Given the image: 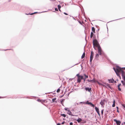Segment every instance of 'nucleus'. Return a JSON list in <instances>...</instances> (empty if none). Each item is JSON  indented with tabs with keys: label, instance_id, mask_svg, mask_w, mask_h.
Returning <instances> with one entry per match:
<instances>
[{
	"label": "nucleus",
	"instance_id": "obj_41",
	"mask_svg": "<svg viewBox=\"0 0 125 125\" xmlns=\"http://www.w3.org/2000/svg\"><path fill=\"white\" fill-rule=\"evenodd\" d=\"M121 85V84L120 83L119 84H118V86H120Z\"/></svg>",
	"mask_w": 125,
	"mask_h": 125
},
{
	"label": "nucleus",
	"instance_id": "obj_15",
	"mask_svg": "<svg viewBox=\"0 0 125 125\" xmlns=\"http://www.w3.org/2000/svg\"><path fill=\"white\" fill-rule=\"evenodd\" d=\"M92 32H93L94 33L95 32V29L93 27L92 28Z\"/></svg>",
	"mask_w": 125,
	"mask_h": 125
},
{
	"label": "nucleus",
	"instance_id": "obj_47",
	"mask_svg": "<svg viewBox=\"0 0 125 125\" xmlns=\"http://www.w3.org/2000/svg\"><path fill=\"white\" fill-rule=\"evenodd\" d=\"M76 65V64H75V65Z\"/></svg>",
	"mask_w": 125,
	"mask_h": 125
},
{
	"label": "nucleus",
	"instance_id": "obj_21",
	"mask_svg": "<svg viewBox=\"0 0 125 125\" xmlns=\"http://www.w3.org/2000/svg\"><path fill=\"white\" fill-rule=\"evenodd\" d=\"M56 99V98H53L52 99V100L53 102H55Z\"/></svg>",
	"mask_w": 125,
	"mask_h": 125
},
{
	"label": "nucleus",
	"instance_id": "obj_49",
	"mask_svg": "<svg viewBox=\"0 0 125 125\" xmlns=\"http://www.w3.org/2000/svg\"><path fill=\"white\" fill-rule=\"evenodd\" d=\"M115 83L116 82V81H115Z\"/></svg>",
	"mask_w": 125,
	"mask_h": 125
},
{
	"label": "nucleus",
	"instance_id": "obj_38",
	"mask_svg": "<svg viewBox=\"0 0 125 125\" xmlns=\"http://www.w3.org/2000/svg\"><path fill=\"white\" fill-rule=\"evenodd\" d=\"M77 104V105H78L79 104V103H75V105H76V104Z\"/></svg>",
	"mask_w": 125,
	"mask_h": 125
},
{
	"label": "nucleus",
	"instance_id": "obj_35",
	"mask_svg": "<svg viewBox=\"0 0 125 125\" xmlns=\"http://www.w3.org/2000/svg\"><path fill=\"white\" fill-rule=\"evenodd\" d=\"M55 10L56 11H58V9L56 8H55Z\"/></svg>",
	"mask_w": 125,
	"mask_h": 125
},
{
	"label": "nucleus",
	"instance_id": "obj_1",
	"mask_svg": "<svg viewBox=\"0 0 125 125\" xmlns=\"http://www.w3.org/2000/svg\"><path fill=\"white\" fill-rule=\"evenodd\" d=\"M113 69L117 75L121 79V77L119 75V74L121 73L122 77L125 82V72L122 70L121 68L118 66H116V67H114Z\"/></svg>",
	"mask_w": 125,
	"mask_h": 125
},
{
	"label": "nucleus",
	"instance_id": "obj_6",
	"mask_svg": "<svg viewBox=\"0 0 125 125\" xmlns=\"http://www.w3.org/2000/svg\"><path fill=\"white\" fill-rule=\"evenodd\" d=\"M85 104H87L90 105L91 107H94V104L90 102H89L88 101H87Z\"/></svg>",
	"mask_w": 125,
	"mask_h": 125
},
{
	"label": "nucleus",
	"instance_id": "obj_25",
	"mask_svg": "<svg viewBox=\"0 0 125 125\" xmlns=\"http://www.w3.org/2000/svg\"><path fill=\"white\" fill-rule=\"evenodd\" d=\"M98 84H99L100 85H102L103 86H105V85H104L103 84H101V83H98Z\"/></svg>",
	"mask_w": 125,
	"mask_h": 125
},
{
	"label": "nucleus",
	"instance_id": "obj_36",
	"mask_svg": "<svg viewBox=\"0 0 125 125\" xmlns=\"http://www.w3.org/2000/svg\"><path fill=\"white\" fill-rule=\"evenodd\" d=\"M73 124V123L72 122H71L70 123V125H72Z\"/></svg>",
	"mask_w": 125,
	"mask_h": 125
},
{
	"label": "nucleus",
	"instance_id": "obj_29",
	"mask_svg": "<svg viewBox=\"0 0 125 125\" xmlns=\"http://www.w3.org/2000/svg\"><path fill=\"white\" fill-rule=\"evenodd\" d=\"M103 111H104V110H101V114H102L103 115Z\"/></svg>",
	"mask_w": 125,
	"mask_h": 125
},
{
	"label": "nucleus",
	"instance_id": "obj_22",
	"mask_svg": "<svg viewBox=\"0 0 125 125\" xmlns=\"http://www.w3.org/2000/svg\"><path fill=\"white\" fill-rule=\"evenodd\" d=\"M61 115L62 116H63V117H66V115H65L64 114H61Z\"/></svg>",
	"mask_w": 125,
	"mask_h": 125
},
{
	"label": "nucleus",
	"instance_id": "obj_9",
	"mask_svg": "<svg viewBox=\"0 0 125 125\" xmlns=\"http://www.w3.org/2000/svg\"><path fill=\"white\" fill-rule=\"evenodd\" d=\"M95 109L98 115L99 116H100V113H99V108H98L97 107H95Z\"/></svg>",
	"mask_w": 125,
	"mask_h": 125
},
{
	"label": "nucleus",
	"instance_id": "obj_37",
	"mask_svg": "<svg viewBox=\"0 0 125 125\" xmlns=\"http://www.w3.org/2000/svg\"><path fill=\"white\" fill-rule=\"evenodd\" d=\"M64 123H65V122L63 121L62 123V124L63 125V124H64Z\"/></svg>",
	"mask_w": 125,
	"mask_h": 125
},
{
	"label": "nucleus",
	"instance_id": "obj_3",
	"mask_svg": "<svg viewBox=\"0 0 125 125\" xmlns=\"http://www.w3.org/2000/svg\"><path fill=\"white\" fill-rule=\"evenodd\" d=\"M98 53L100 55H101L102 54V51L101 48L100 46L98 47Z\"/></svg>",
	"mask_w": 125,
	"mask_h": 125
},
{
	"label": "nucleus",
	"instance_id": "obj_19",
	"mask_svg": "<svg viewBox=\"0 0 125 125\" xmlns=\"http://www.w3.org/2000/svg\"><path fill=\"white\" fill-rule=\"evenodd\" d=\"M85 53L84 52L83 53V55L82 56L81 58H84V57H85Z\"/></svg>",
	"mask_w": 125,
	"mask_h": 125
},
{
	"label": "nucleus",
	"instance_id": "obj_8",
	"mask_svg": "<svg viewBox=\"0 0 125 125\" xmlns=\"http://www.w3.org/2000/svg\"><path fill=\"white\" fill-rule=\"evenodd\" d=\"M114 121L116 123L117 125H120L121 123V122L120 121L117 120L116 119H114Z\"/></svg>",
	"mask_w": 125,
	"mask_h": 125
},
{
	"label": "nucleus",
	"instance_id": "obj_27",
	"mask_svg": "<svg viewBox=\"0 0 125 125\" xmlns=\"http://www.w3.org/2000/svg\"><path fill=\"white\" fill-rule=\"evenodd\" d=\"M60 89L59 88H58L57 91V93H59L60 92Z\"/></svg>",
	"mask_w": 125,
	"mask_h": 125
},
{
	"label": "nucleus",
	"instance_id": "obj_42",
	"mask_svg": "<svg viewBox=\"0 0 125 125\" xmlns=\"http://www.w3.org/2000/svg\"><path fill=\"white\" fill-rule=\"evenodd\" d=\"M61 125V124L60 123H59L57 125Z\"/></svg>",
	"mask_w": 125,
	"mask_h": 125
},
{
	"label": "nucleus",
	"instance_id": "obj_40",
	"mask_svg": "<svg viewBox=\"0 0 125 125\" xmlns=\"http://www.w3.org/2000/svg\"><path fill=\"white\" fill-rule=\"evenodd\" d=\"M37 101H38V102H40L41 101L40 99H38L37 100Z\"/></svg>",
	"mask_w": 125,
	"mask_h": 125
},
{
	"label": "nucleus",
	"instance_id": "obj_10",
	"mask_svg": "<svg viewBox=\"0 0 125 125\" xmlns=\"http://www.w3.org/2000/svg\"><path fill=\"white\" fill-rule=\"evenodd\" d=\"M67 113L68 114L70 115H71L72 116H74V115L72 114L71 112L70 111L69 109H68V112Z\"/></svg>",
	"mask_w": 125,
	"mask_h": 125
},
{
	"label": "nucleus",
	"instance_id": "obj_26",
	"mask_svg": "<svg viewBox=\"0 0 125 125\" xmlns=\"http://www.w3.org/2000/svg\"><path fill=\"white\" fill-rule=\"evenodd\" d=\"M99 56V55L98 54H97L95 56V57L96 58L98 57Z\"/></svg>",
	"mask_w": 125,
	"mask_h": 125
},
{
	"label": "nucleus",
	"instance_id": "obj_11",
	"mask_svg": "<svg viewBox=\"0 0 125 125\" xmlns=\"http://www.w3.org/2000/svg\"><path fill=\"white\" fill-rule=\"evenodd\" d=\"M108 81L110 83H113L114 81V80L113 78H112V79H109L108 80Z\"/></svg>",
	"mask_w": 125,
	"mask_h": 125
},
{
	"label": "nucleus",
	"instance_id": "obj_13",
	"mask_svg": "<svg viewBox=\"0 0 125 125\" xmlns=\"http://www.w3.org/2000/svg\"><path fill=\"white\" fill-rule=\"evenodd\" d=\"M85 90L86 91H88L90 92V90H91V88H89L86 87L85 88Z\"/></svg>",
	"mask_w": 125,
	"mask_h": 125
},
{
	"label": "nucleus",
	"instance_id": "obj_50",
	"mask_svg": "<svg viewBox=\"0 0 125 125\" xmlns=\"http://www.w3.org/2000/svg\"><path fill=\"white\" fill-rule=\"evenodd\" d=\"M106 125H108V124H107Z\"/></svg>",
	"mask_w": 125,
	"mask_h": 125
},
{
	"label": "nucleus",
	"instance_id": "obj_23",
	"mask_svg": "<svg viewBox=\"0 0 125 125\" xmlns=\"http://www.w3.org/2000/svg\"><path fill=\"white\" fill-rule=\"evenodd\" d=\"M86 103L84 102H81L79 103L80 104H85Z\"/></svg>",
	"mask_w": 125,
	"mask_h": 125
},
{
	"label": "nucleus",
	"instance_id": "obj_7",
	"mask_svg": "<svg viewBox=\"0 0 125 125\" xmlns=\"http://www.w3.org/2000/svg\"><path fill=\"white\" fill-rule=\"evenodd\" d=\"M94 54V52H93L92 51L91 52V55L90 56V62H91L92 61V60Z\"/></svg>",
	"mask_w": 125,
	"mask_h": 125
},
{
	"label": "nucleus",
	"instance_id": "obj_14",
	"mask_svg": "<svg viewBox=\"0 0 125 125\" xmlns=\"http://www.w3.org/2000/svg\"><path fill=\"white\" fill-rule=\"evenodd\" d=\"M115 101L114 99L113 100V104L112 105V107H114L115 106Z\"/></svg>",
	"mask_w": 125,
	"mask_h": 125
},
{
	"label": "nucleus",
	"instance_id": "obj_46",
	"mask_svg": "<svg viewBox=\"0 0 125 125\" xmlns=\"http://www.w3.org/2000/svg\"><path fill=\"white\" fill-rule=\"evenodd\" d=\"M124 123L125 124V122H124Z\"/></svg>",
	"mask_w": 125,
	"mask_h": 125
},
{
	"label": "nucleus",
	"instance_id": "obj_43",
	"mask_svg": "<svg viewBox=\"0 0 125 125\" xmlns=\"http://www.w3.org/2000/svg\"><path fill=\"white\" fill-rule=\"evenodd\" d=\"M116 108L118 110V107L117 106L116 107Z\"/></svg>",
	"mask_w": 125,
	"mask_h": 125
},
{
	"label": "nucleus",
	"instance_id": "obj_5",
	"mask_svg": "<svg viewBox=\"0 0 125 125\" xmlns=\"http://www.w3.org/2000/svg\"><path fill=\"white\" fill-rule=\"evenodd\" d=\"M105 99H104L101 100L100 103V104L101 105L102 107H104V104Z\"/></svg>",
	"mask_w": 125,
	"mask_h": 125
},
{
	"label": "nucleus",
	"instance_id": "obj_20",
	"mask_svg": "<svg viewBox=\"0 0 125 125\" xmlns=\"http://www.w3.org/2000/svg\"><path fill=\"white\" fill-rule=\"evenodd\" d=\"M58 9L60 11H61V10H60V9L61 8V6L60 5H58Z\"/></svg>",
	"mask_w": 125,
	"mask_h": 125
},
{
	"label": "nucleus",
	"instance_id": "obj_24",
	"mask_svg": "<svg viewBox=\"0 0 125 125\" xmlns=\"http://www.w3.org/2000/svg\"><path fill=\"white\" fill-rule=\"evenodd\" d=\"M84 75L85 76V78H88V76L87 75H86V74H84Z\"/></svg>",
	"mask_w": 125,
	"mask_h": 125
},
{
	"label": "nucleus",
	"instance_id": "obj_33",
	"mask_svg": "<svg viewBox=\"0 0 125 125\" xmlns=\"http://www.w3.org/2000/svg\"><path fill=\"white\" fill-rule=\"evenodd\" d=\"M37 13V12H34L33 13H32L31 14H30V15H33V14L36 13Z\"/></svg>",
	"mask_w": 125,
	"mask_h": 125
},
{
	"label": "nucleus",
	"instance_id": "obj_31",
	"mask_svg": "<svg viewBox=\"0 0 125 125\" xmlns=\"http://www.w3.org/2000/svg\"><path fill=\"white\" fill-rule=\"evenodd\" d=\"M76 76H77L78 77H78H79V76H82V75H79V74H78L76 75Z\"/></svg>",
	"mask_w": 125,
	"mask_h": 125
},
{
	"label": "nucleus",
	"instance_id": "obj_28",
	"mask_svg": "<svg viewBox=\"0 0 125 125\" xmlns=\"http://www.w3.org/2000/svg\"><path fill=\"white\" fill-rule=\"evenodd\" d=\"M118 90L119 91H121V89L120 88V87L119 86H118Z\"/></svg>",
	"mask_w": 125,
	"mask_h": 125
},
{
	"label": "nucleus",
	"instance_id": "obj_51",
	"mask_svg": "<svg viewBox=\"0 0 125 125\" xmlns=\"http://www.w3.org/2000/svg\"><path fill=\"white\" fill-rule=\"evenodd\" d=\"M124 107L125 108V106H124Z\"/></svg>",
	"mask_w": 125,
	"mask_h": 125
},
{
	"label": "nucleus",
	"instance_id": "obj_4",
	"mask_svg": "<svg viewBox=\"0 0 125 125\" xmlns=\"http://www.w3.org/2000/svg\"><path fill=\"white\" fill-rule=\"evenodd\" d=\"M83 79V76H79V77H78L77 79V82L80 83L81 82V80Z\"/></svg>",
	"mask_w": 125,
	"mask_h": 125
},
{
	"label": "nucleus",
	"instance_id": "obj_16",
	"mask_svg": "<svg viewBox=\"0 0 125 125\" xmlns=\"http://www.w3.org/2000/svg\"><path fill=\"white\" fill-rule=\"evenodd\" d=\"M121 82L123 85L125 87V83L124 81H122Z\"/></svg>",
	"mask_w": 125,
	"mask_h": 125
},
{
	"label": "nucleus",
	"instance_id": "obj_17",
	"mask_svg": "<svg viewBox=\"0 0 125 125\" xmlns=\"http://www.w3.org/2000/svg\"><path fill=\"white\" fill-rule=\"evenodd\" d=\"M91 81H92L91 83H94L96 82V81L94 79L93 80H91Z\"/></svg>",
	"mask_w": 125,
	"mask_h": 125
},
{
	"label": "nucleus",
	"instance_id": "obj_45",
	"mask_svg": "<svg viewBox=\"0 0 125 125\" xmlns=\"http://www.w3.org/2000/svg\"><path fill=\"white\" fill-rule=\"evenodd\" d=\"M117 112L118 113L119 112V111H118V110H117Z\"/></svg>",
	"mask_w": 125,
	"mask_h": 125
},
{
	"label": "nucleus",
	"instance_id": "obj_34",
	"mask_svg": "<svg viewBox=\"0 0 125 125\" xmlns=\"http://www.w3.org/2000/svg\"><path fill=\"white\" fill-rule=\"evenodd\" d=\"M64 109L65 110L67 111H68V109H68V108H65Z\"/></svg>",
	"mask_w": 125,
	"mask_h": 125
},
{
	"label": "nucleus",
	"instance_id": "obj_2",
	"mask_svg": "<svg viewBox=\"0 0 125 125\" xmlns=\"http://www.w3.org/2000/svg\"><path fill=\"white\" fill-rule=\"evenodd\" d=\"M93 46L94 48L95 49V46H96V47H98L99 46H100L99 44H98V43L97 41L96 40H94L93 41Z\"/></svg>",
	"mask_w": 125,
	"mask_h": 125
},
{
	"label": "nucleus",
	"instance_id": "obj_30",
	"mask_svg": "<svg viewBox=\"0 0 125 125\" xmlns=\"http://www.w3.org/2000/svg\"><path fill=\"white\" fill-rule=\"evenodd\" d=\"M87 81L90 83H91L92 82V81H91V80H89V79H88Z\"/></svg>",
	"mask_w": 125,
	"mask_h": 125
},
{
	"label": "nucleus",
	"instance_id": "obj_44",
	"mask_svg": "<svg viewBox=\"0 0 125 125\" xmlns=\"http://www.w3.org/2000/svg\"><path fill=\"white\" fill-rule=\"evenodd\" d=\"M85 78L84 79H83V81H84V82L85 81Z\"/></svg>",
	"mask_w": 125,
	"mask_h": 125
},
{
	"label": "nucleus",
	"instance_id": "obj_18",
	"mask_svg": "<svg viewBox=\"0 0 125 125\" xmlns=\"http://www.w3.org/2000/svg\"><path fill=\"white\" fill-rule=\"evenodd\" d=\"M93 32H91V35H90V37L91 38H92L93 35L94 33H93Z\"/></svg>",
	"mask_w": 125,
	"mask_h": 125
},
{
	"label": "nucleus",
	"instance_id": "obj_39",
	"mask_svg": "<svg viewBox=\"0 0 125 125\" xmlns=\"http://www.w3.org/2000/svg\"><path fill=\"white\" fill-rule=\"evenodd\" d=\"M64 13L65 14V15H68V14H67L66 13H65V12H64Z\"/></svg>",
	"mask_w": 125,
	"mask_h": 125
},
{
	"label": "nucleus",
	"instance_id": "obj_32",
	"mask_svg": "<svg viewBox=\"0 0 125 125\" xmlns=\"http://www.w3.org/2000/svg\"><path fill=\"white\" fill-rule=\"evenodd\" d=\"M107 86H108L110 88V89L111 88V87L108 84L107 85Z\"/></svg>",
	"mask_w": 125,
	"mask_h": 125
},
{
	"label": "nucleus",
	"instance_id": "obj_48",
	"mask_svg": "<svg viewBox=\"0 0 125 125\" xmlns=\"http://www.w3.org/2000/svg\"><path fill=\"white\" fill-rule=\"evenodd\" d=\"M124 68L125 69V67Z\"/></svg>",
	"mask_w": 125,
	"mask_h": 125
},
{
	"label": "nucleus",
	"instance_id": "obj_12",
	"mask_svg": "<svg viewBox=\"0 0 125 125\" xmlns=\"http://www.w3.org/2000/svg\"><path fill=\"white\" fill-rule=\"evenodd\" d=\"M78 123H80L82 121V120L81 118H78L77 120H76Z\"/></svg>",
	"mask_w": 125,
	"mask_h": 125
}]
</instances>
